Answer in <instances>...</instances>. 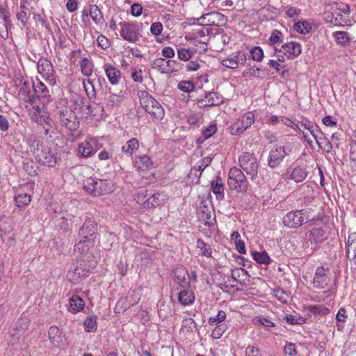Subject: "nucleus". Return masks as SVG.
Masks as SVG:
<instances>
[{"instance_id": "bb28decb", "label": "nucleus", "mask_w": 356, "mask_h": 356, "mask_svg": "<svg viewBox=\"0 0 356 356\" xmlns=\"http://www.w3.org/2000/svg\"><path fill=\"white\" fill-rule=\"evenodd\" d=\"M202 22H205L207 25H218L220 22L225 21V16L218 12H212L203 15L201 18Z\"/></svg>"}, {"instance_id": "c756f323", "label": "nucleus", "mask_w": 356, "mask_h": 356, "mask_svg": "<svg viewBox=\"0 0 356 356\" xmlns=\"http://www.w3.org/2000/svg\"><path fill=\"white\" fill-rule=\"evenodd\" d=\"M211 190L216 195L218 200H221L224 198L225 188L220 177H217L216 180L211 181Z\"/></svg>"}, {"instance_id": "0e129e2a", "label": "nucleus", "mask_w": 356, "mask_h": 356, "mask_svg": "<svg viewBox=\"0 0 356 356\" xmlns=\"http://www.w3.org/2000/svg\"><path fill=\"white\" fill-rule=\"evenodd\" d=\"M350 159L353 161H356V134H354L352 138L350 149Z\"/></svg>"}, {"instance_id": "f704fd0d", "label": "nucleus", "mask_w": 356, "mask_h": 356, "mask_svg": "<svg viewBox=\"0 0 356 356\" xmlns=\"http://www.w3.org/2000/svg\"><path fill=\"white\" fill-rule=\"evenodd\" d=\"M89 13L92 20L97 24H101L104 22V17L102 11L97 5H90Z\"/></svg>"}, {"instance_id": "ddd939ff", "label": "nucleus", "mask_w": 356, "mask_h": 356, "mask_svg": "<svg viewBox=\"0 0 356 356\" xmlns=\"http://www.w3.org/2000/svg\"><path fill=\"white\" fill-rule=\"evenodd\" d=\"M38 71L50 86H53L56 84L55 72L50 61L40 58L38 62Z\"/></svg>"}, {"instance_id": "2eb2a0df", "label": "nucleus", "mask_w": 356, "mask_h": 356, "mask_svg": "<svg viewBox=\"0 0 356 356\" xmlns=\"http://www.w3.org/2000/svg\"><path fill=\"white\" fill-rule=\"evenodd\" d=\"M330 270L323 266L318 267L316 270L313 284L316 289H325L330 282Z\"/></svg>"}, {"instance_id": "c03bdc74", "label": "nucleus", "mask_w": 356, "mask_h": 356, "mask_svg": "<svg viewBox=\"0 0 356 356\" xmlns=\"http://www.w3.org/2000/svg\"><path fill=\"white\" fill-rule=\"evenodd\" d=\"M81 71L86 76H90L92 74V64L87 58H83L80 63Z\"/></svg>"}, {"instance_id": "8fccbe9b", "label": "nucleus", "mask_w": 356, "mask_h": 356, "mask_svg": "<svg viewBox=\"0 0 356 356\" xmlns=\"http://www.w3.org/2000/svg\"><path fill=\"white\" fill-rule=\"evenodd\" d=\"M193 53L188 49L180 48L177 51L178 58L183 61H188L193 57Z\"/></svg>"}, {"instance_id": "6e6d98bb", "label": "nucleus", "mask_w": 356, "mask_h": 356, "mask_svg": "<svg viewBox=\"0 0 356 356\" xmlns=\"http://www.w3.org/2000/svg\"><path fill=\"white\" fill-rule=\"evenodd\" d=\"M285 356H297L298 352L296 344L293 343H287L284 348Z\"/></svg>"}, {"instance_id": "20e7f679", "label": "nucleus", "mask_w": 356, "mask_h": 356, "mask_svg": "<svg viewBox=\"0 0 356 356\" xmlns=\"http://www.w3.org/2000/svg\"><path fill=\"white\" fill-rule=\"evenodd\" d=\"M140 104L151 116L157 120L163 118L165 111L160 103L145 91L139 93Z\"/></svg>"}, {"instance_id": "aec40b11", "label": "nucleus", "mask_w": 356, "mask_h": 356, "mask_svg": "<svg viewBox=\"0 0 356 356\" xmlns=\"http://www.w3.org/2000/svg\"><path fill=\"white\" fill-rule=\"evenodd\" d=\"M97 231V224L95 222V220L88 218L86 220L85 222L81 227L79 236V238H95V234Z\"/></svg>"}, {"instance_id": "1a4fd4ad", "label": "nucleus", "mask_w": 356, "mask_h": 356, "mask_svg": "<svg viewBox=\"0 0 356 356\" xmlns=\"http://www.w3.org/2000/svg\"><path fill=\"white\" fill-rule=\"evenodd\" d=\"M292 152V146L290 143L283 146L273 148L268 157V165L270 168H277L284 160V157Z\"/></svg>"}, {"instance_id": "6e6552de", "label": "nucleus", "mask_w": 356, "mask_h": 356, "mask_svg": "<svg viewBox=\"0 0 356 356\" xmlns=\"http://www.w3.org/2000/svg\"><path fill=\"white\" fill-rule=\"evenodd\" d=\"M229 186L238 192H246L248 182L243 172L236 167H233L229 172Z\"/></svg>"}, {"instance_id": "7c9ffc66", "label": "nucleus", "mask_w": 356, "mask_h": 356, "mask_svg": "<svg viewBox=\"0 0 356 356\" xmlns=\"http://www.w3.org/2000/svg\"><path fill=\"white\" fill-rule=\"evenodd\" d=\"M332 37L339 45L346 47L350 44V38L347 32L335 31L332 33Z\"/></svg>"}, {"instance_id": "9d476101", "label": "nucleus", "mask_w": 356, "mask_h": 356, "mask_svg": "<svg viewBox=\"0 0 356 356\" xmlns=\"http://www.w3.org/2000/svg\"><path fill=\"white\" fill-rule=\"evenodd\" d=\"M30 320L26 316H22L15 323V327L10 332L9 342L14 345L23 340L24 335L28 330Z\"/></svg>"}, {"instance_id": "f8f14e48", "label": "nucleus", "mask_w": 356, "mask_h": 356, "mask_svg": "<svg viewBox=\"0 0 356 356\" xmlns=\"http://www.w3.org/2000/svg\"><path fill=\"white\" fill-rule=\"evenodd\" d=\"M254 122V115L248 112L233 123L229 127L232 135H238L249 128Z\"/></svg>"}, {"instance_id": "c9c22d12", "label": "nucleus", "mask_w": 356, "mask_h": 356, "mask_svg": "<svg viewBox=\"0 0 356 356\" xmlns=\"http://www.w3.org/2000/svg\"><path fill=\"white\" fill-rule=\"evenodd\" d=\"M13 229V225L11 220L6 217L3 216L0 218V232L1 237L3 238V235L10 233Z\"/></svg>"}, {"instance_id": "2f4dec72", "label": "nucleus", "mask_w": 356, "mask_h": 356, "mask_svg": "<svg viewBox=\"0 0 356 356\" xmlns=\"http://www.w3.org/2000/svg\"><path fill=\"white\" fill-rule=\"evenodd\" d=\"M139 147V141L136 138L129 140L122 147V151L125 154L131 156Z\"/></svg>"}, {"instance_id": "a211bd4d", "label": "nucleus", "mask_w": 356, "mask_h": 356, "mask_svg": "<svg viewBox=\"0 0 356 356\" xmlns=\"http://www.w3.org/2000/svg\"><path fill=\"white\" fill-rule=\"evenodd\" d=\"M204 98L197 101V105L200 108L218 106L224 102L223 97L215 92H206Z\"/></svg>"}, {"instance_id": "bf43d9fd", "label": "nucleus", "mask_w": 356, "mask_h": 356, "mask_svg": "<svg viewBox=\"0 0 356 356\" xmlns=\"http://www.w3.org/2000/svg\"><path fill=\"white\" fill-rule=\"evenodd\" d=\"M178 88L185 92H189L194 88V85L191 81H182L178 84Z\"/></svg>"}, {"instance_id": "f257e3e1", "label": "nucleus", "mask_w": 356, "mask_h": 356, "mask_svg": "<svg viewBox=\"0 0 356 356\" xmlns=\"http://www.w3.org/2000/svg\"><path fill=\"white\" fill-rule=\"evenodd\" d=\"M26 142L35 160L40 164L48 167H54L56 165L57 158L50 147L44 145L33 135L29 136L26 139Z\"/></svg>"}, {"instance_id": "393cba45", "label": "nucleus", "mask_w": 356, "mask_h": 356, "mask_svg": "<svg viewBox=\"0 0 356 356\" xmlns=\"http://www.w3.org/2000/svg\"><path fill=\"white\" fill-rule=\"evenodd\" d=\"M346 256L356 263V233L350 234L346 243Z\"/></svg>"}, {"instance_id": "de8ad7c7", "label": "nucleus", "mask_w": 356, "mask_h": 356, "mask_svg": "<svg viewBox=\"0 0 356 356\" xmlns=\"http://www.w3.org/2000/svg\"><path fill=\"white\" fill-rule=\"evenodd\" d=\"M38 167L34 164L32 160H27L23 163L24 170L30 176H35L37 175Z\"/></svg>"}, {"instance_id": "4be33fe9", "label": "nucleus", "mask_w": 356, "mask_h": 356, "mask_svg": "<svg viewBox=\"0 0 356 356\" xmlns=\"http://www.w3.org/2000/svg\"><path fill=\"white\" fill-rule=\"evenodd\" d=\"M175 282L181 287L186 288L190 285L189 274L183 266H177L174 271Z\"/></svg>"}, {"instance_id": "4468645a", "label": "nucleus", "mask_w": 356, "mask_h": 356, "mask_svg": "<svg viewBox=\"0 0 356 356\" xmlns=\"http://www.w3.org/2000/svg\"><path fill=\"white\" fill-rule=\"evenodd\" d=\"M59 118L60 122L70 130H76L79 127L75 113L70 108H65L59 111Z\"/></svg>"}, {"instance_id": "9b49d317", "label": "nucleus", "mask_w": 356, "mask_h": 356, "mask_svg": "<svg viewBox=\"0 0 356 356\" xmlns=\"http://www.w3.org/2000/svg\"><path fill=\"white\" fill-rule=\"evenodd\" d=\"M307 211L305 209L291 211L283 218L284 225L291 229L300 227L305 222Z\"/></svg>"}, {"instance_id": "58836bf2", "label": "nucleus", "mask_w": 356, "mask_h": 356, "mask_svg": "<svg viewBox=\"0 0 356 356\" xmlns=\"http://www.w3.org/2000/svg\"><path fill=\"white\" fill-rule=\"evenodd\" d=\"M31 201V195L27 193L17 194L15 196V202L17 207L28 206Z\"/></svg>"}, {"instance_id": "680f3d73", "label": "nucleus", "mask_w": 356, "mask_h": 356, "mask_svg": "<svg viewBox=\"0 0 356 356\" xmlns=\"http://www.w3.org/2000/svg\"><path fill=\"white\" fill-rule=\"evenodd\" d=\"M275 297L282 303H286L288 300V296L282 289H277L274 290Z\"/></svg>"}, {"instance_id": "5701e85b", "label": "nucleus", "mask_w": 356, "mask_h": 356, "mask_svg": "<svg viewBox=\"0 0 356 356\" xmlns=\"http://www.w3.org/2000/svg\"><path fill=\"white\" fill-rule=\"evenodd\" d=\"M103 69L111 84L117 85L119 83L122 77V74L119 69L110 63H104Z\"/></svg>"}, {"instance_id": "dca6fc26", "label": "nucleus", "mask_w": 356, "mask_h": 356, "mask_svg": "<svg viewBox=\"0 0 356 356\" xmlns=\"http://www.w3.org/2000/svg\"><path fill=\"white\" fill-rule=\"evenodd\" d=\"M274 50L283 53L288 59H293L301 54V46L298 42L291 41L282 44L280 49L275 47Z\"/></svg>"}, {"instance_id": "423d86ee", "label": "nucleus", "mask_w": 356, "mask_h": 356, "mask_svg": "<svg viewBox=\"0 0 356 356\" xmlns=\"http://www.w3.org/2000/svg\"><path fill=\"white\" fill-rule=\"evenodd\" d=\"M238 162L241 168L250 176L252 180L257 178L259 163L254 154L243 152L238 157Z\"/></svg>"}, {"instance_id": "49530a36", "label": "nucleus", "mask_w": 356, "mask_h": 356, "mask_svg": "<svg viewBox=\"0 0 356 356\" xmlns=\"http://www.w3.org/2000/svg\"><path fill=\"white\" fill-rule=\"evenodd\" d=\"M83 325L85 330L88 332L96 331L97 328V317L95 316L88 317L83 322Z\"/></svg>"}, {"instance_id": "3c124183", "label": "nucleus", "mask_w": 356, "mask_h": 356, "mask_svg": "<svg viewBox=\"0 0 356 356\" xmlns=\"http://www.w3.org/2000/svg\"><path fill=\"white\" fill-rule=\"evenodd\" d=\"M166 73L178 72L181 68V64L176 60H167Z\"/></svg>"}, {"instance_id": "e433bc0d", "label": "nucleus", "mask_w": 356, "mask_h": 356, "mask_svg": "<svg viewBox=\"0 0 356 356\" xmlns=\"http://www.w3.org/2000/svg\"><path fill=\"white\" fill-rule=\"evenodd\" d=\"M159 193H154L147 197L144 203V208L152 209L160 206L162 202Z\"/></svg>"}, {"instance_id": "5fc2aeb1", "label": "nucleus", "mask_w": 356, "mask_h": 356, "mask_svg": "<svg viewBox=\"0 0 356 356\" xmlns=\"http://www.w3.org/2000/svg\"><path fill=\"white\" fill-rule=\"evenodd\" d=\"M33 19L35 21L37 24H40L42 27H44L46 29L49 28L47 17L44 13L34 14Z\"/></svg>"}, {"instance_id": "052dcab7", "label": "nucleus", "mask_w": 356, "mask_h": 356, "mask_svg": "<svg viewBox=\"0 0 356 356\" xmlns=\"http://www.w3.org/2000/svg\"><path fill=\"white\" fill-rule=\"evenodd\" d=\"M247 274V271L242 268H236L232 271V279L238 282L241 277H243Z\"/></svg>"}, {"instance_id": "6ab92c4d", "label": "nucleus", "mask_w": 356, "mask_h": 356, "mask_svg": "<svg viewBox=\"0 0 356 356\" xmlns=\"http://www.w3.org/2000/svg\"><path fill=\"white\" fill-rule=\"evenodd\" d=\"M32 104V108L30 110V115L32 120L38 124L48 123L49 118L45 109L46 105L40 106L36 103Z\"/></svg>"}, {"instance_id": "c85d7f7f", "label": "nucleus", "mask_w": 356, "mask_h": 356, "mask_svg": "<svg viewBox=\"0 0 356 356\" xmlns=\"http://www.w3.org/2000/svg\"><path fill=\"white\" fill-rule=\"evenodd\" d=\"M84 305L83 299L77 295H74L70 299L68 310L72 314H76L83 309Z\"/></svg>"}, {"instance_id": "09e8293b", "label": "nucleus", "mask_w": 356, "mask_h": 356, "mask_svg": "<svg viewBox=\"0 0 356 356\" xmlns=\"http://www.w3.org/2000/svg\"><path fill=\"white\" fill-rule=\"evenodd\" d=\"M309 236L315 242L321 241L324 238V231L321 227H314L310 231Z\"/></svg>"}, {"instance_id": "e2e57ef3", "label": "nucleus", "mask_w": 356, "mask_h": 356, "mask_svg": "<svg viewBox=\"0 0 356 356\" xmlns=\"http://www.w3.org/2000/svg\"><path fill=\"white\" fill-rule=\"evenodd\" d=\"M20 8H21V11L17 14V18L19 21H20L24 25V24H26V21H27V15H26V12L25 11L26 8L22 3L21 4Z\"/></svg>"}, {"instance_id": "39448f33", "label": "nucleus", "mask_w": 356, "mask_h": 356, "mask_svg": "<svg viewBox=\"0 0 356 356\" xmlns=\"http://www.w3.org/2000/svg\"><path fill=\"white\" fill-rule=\"evenodd\" d=\"M88 258L92 259V262L89 266L85 264V260L81 259L79 265L76 266L74 268L68 271L67 275V280L72 284H78L83 279L89 276L91 268L95 267L96 261L93 256L89 255Z\"/></svg>"}, {"instance_id": "7ed1b4c3", "label": "nucleus", "mask_w": 356, "mask_h": 356, "mask_svg": "<svg viewBox=\"0 0 356 356\" xmlns=\"http://www.w3.org/2000/svg\"><path fill=\"white\" fill-rule=\"evenodd\" d=\"M83 188L88 193L97 197L114 191L115 185L111 180L89 177L84 181Z\"/></svg>"}, {"instance_id": "13d9d810", "label": "nucleus", "mask_w": 356, "mask_h": 356, "mask_svg": "<svg viewBox=\"0 0 356 356\" xmlns=\"http://www.w3.org/2000/svg\"><path fill=\"white\" fill-rule=\"evenodd\" d=\"M262 70L261 68L253 66L243 71V76L245 77L259 76Z\"/></svg>"}, {"instance_id": "ea45409f", "label": "nucleus", "mask_w": 356, "mask_h": 356, "mask_svg": "<svg viewBox=\"0 0 356 356\" xmlns=\"http://www.w3.org/2000/svg\"><path fill=\"white\" fill-rule=\"evenodd\" d=\"M252 256L253 259L260 264H269L271 261V259L267 252L264 251L262 252L252 251Z\"/></svg>"}, {"instance_id": "4c0bfd02", "label": "nucleus", "mask_w": 356, "mask_h": 356, "mask_svg": "<svg viewBox=\"0 0 356 356\" xmlns=\"http://www.w3.org/2000/svg\"><path fill=\"white\" fill-rule=\"evenodd\" d=\"M178 300L181 305H188L192 304L194 302L195 297L193 293L184 289L179 293Z\"/></svg>"}, {"instance_id": "774afa93", "label": "nucleus", "mask_w": 356, "mask_h": 356, "mask_svg": "<svg viewBox=\"0 0 356 356\" xmlns=\"http://www.w3.org/2000/svg\"><path fill=\"white\" fill-rule=\"evenodd\" d=\"M247 356H261L260 350L257 347L248 346L246 348Z\"/></svg>"}, {"instance_id": "a878e982", "label": "nucleus", "mask_w": 356, "mask_h": 356, "mask_svg": "<svg viewBox=\"0 0 356 356\" xmlns=\"http://www.w3.org/2000/svg\"><path fill=\"white\" fill-rule=\"evenodd\" d=\"M153 163L147 155L137 156L135 157L134 165L138 171H146L152 168Z\"/></svg>"}, {"instance_id": "338daca9", "label": "nucleus", "mask_w": 356, "mask_h": 356, "mask_svg": "<svg viewBox=\"0 0 356 356\" xmlns=\"http://www.w3.org/2000/svg\"><path fill=\"white\" fill-rule=\"evenodd\" d=\"M217 131L215 124H210L202 131V134L205 138H209L212 136Z\"/></svg>"}, {"instance_id": "864d4df0", "label": "nucleus", "mask_w": 356, "mask_h": 356, "mask_svg": "<svg viewBox=\"0 0 356 356\" xmlns=\"http://www.w3.org/2000/svg\"><path fill=\"white\" fill-rule=\"evenodd\" d=\"M269 40L273 45L280 44L283 42V34L280 31L275 29L272 32Z\"/></svg>"}, {"instance_id": "412c9836", "label": "nucleus", "mask_w": 356, "mask_h": 356, "mask_svg": "<svg viewBox=\"0 0 356 356\" xmlns=\"http://www.w3.org/2000/svg\"><path fill=\"white\" fill-rule=\"evenodd\" d=\"M308 174L305 166L298 165L292 169H288L285 175L286 179H292L296 183L302 182Z\"/></svg>"}, {"instance_id": "79ce46f5", "label": "nucleus", "mask_w": 356, "mask_h": 356, "mask_svg": "<svg viewBox=\"0 0 356 356\" xmlns=\"http://www.w3.org/2000/svg\"><path fill=\"white\" fill-rule=\"evenodd\" d=\"M293 28L297 32L301 34H306L308 33L312 30V26L310 23L305 20H303L295 23Z\"/></svg>"}, {"instance_id": "f3484780", "label": "nucleus", "mask_w": 356, "mask_h": 356, "mask_svg": "<svg viewBox=\"0 0 356 356\" xmlns=\"http://www.w3.org/2000/svg\"><path fill=\"white\" fill-rule=\"evenodd\" d=\"M124 100V95L122 91L115 93L111 91V88L105 93V107L111 110L115 107H119Z\"/></svg>"}, {"instance_id": "72a5a7b5", "label": "nucleus", "mask_w": 356, "mask_h": 356, "mask_svg": "<svg viewBox=\"0 0 356 356\" xmlns=\"http://www.w3.org/2000/svg\"><path fill=\"white\" fill-rule=\"evenodd\" d=\"M78 152L81 156L86 158L92 155L95 150L93 149L90 142L85 140L79 145Z\"/></svg>"}, {"instance_id": "4d7b16f0", "label": "nucleus", "mask_w": 356, "mask_h": 356, "mask_svg": "<svg viewBox=\"0 0 356 356\" xmlns=\"http://www.w3.org/2000/svg\"><path fill=\"white\" fill-rule=\"evenodd\" d=\"M250 54L252 59L256 61H261L264 57L263 50L259 47L252 48Z\"/></svg>"}, {"instance_id": "37998d69", "label": "nucleus", "mask_w": 356, "mask_h": 356, "mask_svg": "<svg viewBox=\"0 0 356 356\" xmlns=\"http://www.w3.org/2000/svg\"><path fill=\"white\" fill-rule=\"evenodd\" d=\"M83 86L88 99H94L96 96V92L92 81L90 79H84L83 81Z\"/></svg>"}, {"instance_id": "473e14b6", "label": "nucleus", "mask_w": 356, "mask_h": 356, "mask_svg": "<svg viewBox=\"0 0 356 356\" xmlns=\"http://www.w3.org/2000/svg\"><path fill=\"white\" fill-rule=\"evenodd\" d=\"M196 247L200 250V255L208 258L211 257L212 248L210 245L206 243L203 240L200 238L197 239Z\"/></svg>"}, {"instance_id": "0eeeda50", "label": "nucleus", "mask_w": 356, "mask_h": 356, "mask_svg": "<svg viewBox=\"0 0 356 356\" xmlns=\"http://www.w3.org/2000/svg\"><path fill=\"white\" fill-rule=\"evenodd\" d=\"M118 26L120 35L124 40L136 42L139 39L140 26L138 22H121Z\"/></svg>"}, {"instance_id": "cd10ccee", "label": "nucleus", "mask_w": 356, "mask_h": 356, "mask_svg": "<svg viewBox=\"0 0 356 356\" xmlns=\"http://www.w3.org/2000/svg\"><path fill=\"white\" fill-rule=\"evenodd\" d=\"M48 334L49 339L55 346L59 347L63 343V332L58 327H50Z\"/></svg>"}, {"instance_id": "69168bd1", "label": "nucleus", "mask_w": 356, "mask_h": 356, "mask_svg": "<svg viewBox=\"0 0 356 356\" xmlns=\"http://www.w3.org/2000/svg\"><path fill=\"white\" fill-rule=\"evenodd\" d=\"M163 31V24L161 22H154L151 25L150 31L154 35H159Z\"/></svg>"}, {"instance_id": "f03ea898", "label": "nucleus", "mask_w": 356, "mask_h": 356, "mask_svg": "<svg viewBox=\"0 0 356 356\" xmlns=\"http://www.w3.org/2000/svg\"><path fill=\"white\" fill-rule=\"evenodd\" d=\"M33 88L34 94L25 91L23 88L20 90L21 95L25 102L35 104L37 100L41 102L42 105H47L51 102L52 98L49 90L46 85L40 80L33 82Z\"/></svg>"}, {"instance_id": "a18cd8bd", "label": "nucleus", "mask_w": 356, "mask_h": 356, "mask_svg": "<svg viewBox=\"0 0 356 356\" xmlns=\"http://www.w3.org/2000/svg\"><path fill=\"white\" fill-rule=\"evenodd\" d=\"M167 60L163 58L154 59L152 63V67L159 70L161 73H166Z\"/></svg>"}, {"instance_id": "603ef678", "label": "nucleus", "mask_w": 356, "mask_h": 356, "mask_svg": "<svg viewBox=\"0 0 356 356\" xmlns=\"http://www.w3.org/2000/svg\"><path fill=\"white\" fill-rule=\"evenodd\" d=\"M308 309L314 314L325 315L328 313L329 309L323 305H309Z\"/></svg>"}, {"instance_id": "a19ab883", "label": "nucleus", "mask_w": 356, "mask_h": 356, "mask_svg": "<svg viewBox=\"0 0 356 356\" xmlns=\"http://www.w3.org/2000/svg\"><path fill=\"white\" fill-rule=\"evenodd\" d=\"M310 129H312L310 130L311 135L314 137L318 146L321 148H323L321 147V145L323 143V141H324L326 139L324 136L323 133L321 131V129L317 125H314V127H311Z\"/></svg>"}, {"instance_id": "b1692460", "label": "nucleus", "mask_w": 356, "mask_h": 356, "mask_svg": "<svg viewBox=\"0 0 356 356\" xmlns=\"http://www.w3.org/2000/svg\"><path fill=\"white\" fill-rule=\"evenodd\" d=\"M95 238H80L79 242L74 245V252L77 253L80 257H86L88 255L89 250L93 246Z\"/></svg>"}]
</instances>
